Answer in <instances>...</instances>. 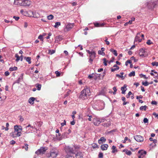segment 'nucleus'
<instances>
[{"label": "nucleus", "mask_w": 158, "mask_h": 158, "mask_svg": "<svg viewBox=\"0 0 158 158\" xmlns=\"http://www.w3.org/2000/svg\"><path fill=\"white\" fill-rule=\"evenodd\" d=\"M90 94V89L89 88L86 87L83 89L81 92V94L79 98L82 100L86 99L87 98L88 96H89Z\"/></svg>", "instance_id": "1"}, {"label": "nucleus", "mask_w": 158, "mask_h": 158, "mask_svg": "<svg viewBox=\"0 0 158 158\" xmlns=\"http://www.w3.org/2000/svg\"><path fill=\"white\" fill-rule=\"evenodd\" d=\"M48 149L47 148L41 147L35 152L37 155L44 153Z\"/></svg>", "instance_id": "2"}, {"label": "nucleus", "mask_w": 158, "mask_h": 158, "mask_svg": "<svg viewBox=\"0 0 158 158\" xmlns=\"http://www.w3.org/2000/svg\"><path fill=\"white\" fill-rule=\"evenodd\" d=\"M158 4V2H149L147 4V6L149 9H153Z\"/></svg>", "instance_id": "3"}, {"label": "nucleus", "mask_w": 158, "mask_h": 158, "mask_svg": "<svg viewBox=\"0 0 158 158\" xmlns=\"http://www.w3.org/2000/svg\"><path fill=\"white\" fill-rule=\"evenodd\" d=\"M58 154V151L55 148L52 149L51 151L50 156L53 158L56 157Z\"/></svg>", "instance_id": "4"}, {"label": "nucleus", "mask_w": 158, "mask_h": 158, "mask_svg": "<svg viewBox=\"0 0 158 158\" xmlns=\"http://www.w3.org/2000/svg\"><path fill=\"white\" fill-rule=\"evenodd\" d=\"M134 139L138 142H142L143 141V137L140 135H136L134 136Z\"/></svg>", "instance_id": "5"}, {"label": "nucleus", "mask_w": 158, "mask_h": 158, "mask_svg": "<svg viewBox=\"0 0 158 158\" xmlns=\"http://www.w3.org/2000/svg\"><path fill=\"white\" fill-rule=\"evenodd\" d=\"M14 131L17 132H19L20 134H21L22 128L21 126L15 125L14 127Z\"/></svg>", "instance_id": "6"}, {"label": "nucleus", "mask_w": 158, "mask_h": 158, "mask_svg": "<svg viewBox=\"0 0 158 158\" xmlns=\"http://www.w3.org/2000/svg\"><path fill=\"white\" fill-rule=\"evenodd\" d=\"M10 136L13 138H15L20 136L21 135V134H20L19 132H17L14 131L13 132H12L10 133Z\"/></svg>", "instance_id": "7"}, {"label": "nucleus", "mask_w": 158, "mask_h": 158, "mask_svg": "<svg viewBox=\"0 0 158 158\" xmlns=\"http://www.w3.org/2000/svg\"><path fill=\"white\" fill-rule=\"evenodd\" d=\"M31 4V1L28 0H23V6H29Z\"/></svg>", "instance_id": "8"}, {"label": "nucleus", "mask_w": 158, "mask_h": 158, "mask_svg": "<svg viewBox=\"0 0 158 158\" xmlns=\"http://www.w3.org/2000/svg\"><path fill=\"white\" fill-rule=\"evenodd\" d=\"M100 119L99 118H94L93 120L94 123V125L98 126L100 123Z\"/></svg>", "instance_id": "9"}, {"label": "nucleus", "mask_w": 158, "mask_h": 158, "mask_svg": "<svg viewBox=\"0 0 158 158\" xmlns=\"http://www.w3.org/2000/svg\"><path fill=\"white\" fill-rule=\"evenodd\" d=\"M23 73H22L20 77L18 78V79L15 82V83H19L21 80H23Z\"/></svg>", "instance_id": "10"}, {"label": "nucleus", "mask_w": 158, "mask_h": 158, "mask_svg": "<svg viewBox=\"0 0 158 158\" xmlns=\"http://www.w3.org/2000/svg\"><path fill=\"white\" fill-rule=\"evenodd\" d=\"M108 147V144H104L101 145V148L103 150H106Z\"/></svg>", "instance_id": "11"}, {"label": "nucleus", "mask_w": 158, "mask_h": 158, "mask_svg": "<svg viewBox=\"0 0 158 158\" xmlns=\"http://www.w3.org/2000/svg\"><path fill=\"white\" fill-rule=\"evenodd\" d=\"M65 150L67 154V155L66 156V158H68L69 157V146H66L65 148Z\"/></svg>", "instance_id": "12"}, {"label": "nucleus", "mask_w": 158, "mask_h": 158, "mask_svg": "<svg viewBox=\"0 0 158 158\" xmlns=\"http://www.w3.org/2000/svg\"><path fill=\"white\" fill-rule=\"evenodd\" d=\"M105 104L103 102H100L99 104V105L100 106V107H99L98 110H100L103 109L104 107Z\"/></svg>", "instance_id": "13"}, {"label": "nucleus", "mask_w": 158, "mask_h": 158, "mask_svg": "<svg viewBox=\"0 0 158 158\" xmlns=\"http://www.w3.org/2000/svg\"><path fill=\"white\" fill-rule=\"evenodd\" d=\"M138 153L140 154L141 156H143V157L144 156V155L147 154V152L146 151L143 150H139L138 152Z\"/></svg>", "instance_id": "14"}, {"label": "nucleus", "mask_w": 158, "mask_h": 158, "mask_svg": "<svg viewBox=\"0 0 158 158\" xmlns=\"http://www.w3.org/2000/svg\"><path fill=\"white\" fill-rule=\"evenodd\" d=\"M35 99V98L34 97H31L29 99L28 102L30 104H34V102Z\"/></svg>", "instance_id": "15"}, {"label": "nucleus", "mask_w": 158, "mask_h": 158, "mask_svg": "<svg viewBox=\"0 0 158 158\" xmlns=\"http://www.w3.org/2000/svg\"><path fill=\"white\" fill-rule=\"evenodd\" d=\"M96 53L94 51H93V53L89 55V58L94 59L95 57Z\"/></svg>", "instance_id": "16"}, {"label": "nucleus", "mask_w": 158, "mask_h": 158, "mask_svg": "<svg viewBox=\"0 0 158 158\" xmlns=\"http://www.w3.org/2000/svg\"><path fill=\"white\" fill-rule=\"evenodd\" d=\"M24 59L26 60V61L28 62L29 64H30L31 63V58L30 57H24Z\"/></svg>", "instance_id": "17"}, {"label": "nucleus", "mask_w": 158, "mask_h": 158, "mask_svg": "<svg viewBox=\"0 0 158 158\" xmlns=\"http://www.w3.org/2000/svg\"><path fill=\"white\" fill-rule=\"evenodd\" d=\"M110 51L112 52L115 56H117L118 54L117 53V51L116 50H114L113 49H111L110 50Z\"/></svg>", "instance_id": "18"}, {"label": "nucleus", "mask_w": 158, "mask_h": 158, "mask_svg": "<svg viewBox=\"0 0 158 158\" xmlns=\"http://www.w3.org/2000/svg\"><path fill=\"white\" fill-rule=\"evenodd\" d=\"M69 31V23H68L64 29V31L66 32Z\"/></svg>", "instance_id": "19"}, {"label": "nucleus", "mask_w": 158, "mask_h": 158, "mask_svg": "<svg viewBox=\"0 0 158 158\" xmlns=\"http://www.w3.org/2000/svg\"><path fill=\"white\" fill-rule=\"evenodd\" d=\"M76 157L77 158H81L83 157V156L81 153H77L76 154Z\"/></svg>", "instance_id": "20"}, {"label": "nucleus", "mask_w": 158, "mask_h": 158, "mask_svg": "<svg viewBox=\"0 0 158 158\" xmlns=\"http://www.w3.org/2000/svg\"><path fill=\"white\" fill-rule=\"evenodd\" d=\"M140 33H137V35L135 37V40H134V43L135 42L138 41V40L139 39V35H140Z\"/></svg>", "instance_id": "21"}, {"label": "nucleus", "mask_w": 158, "mask_h": 158, "mask_svg": "<svg viewBox=\"0 0 158 158\" xmlns=\"http://www.w3.org/2000/svg\"><path fill=\"white\" fill-rule=\"evenodd\" d=\"M116 147L115 146H113L112 147V153H114L115 152H117L118 151L117 149H115Z\"/></svg>", "instance_id": "22"}, {"label": "nucleus", "mask_w": 158, "mask_h": 158, "mask_svg": "<svg viewBox=\"0 0 158 158\" xmlns=\"http://www.w3.org/2000/svg\"><path fill=\"white\" fill-rule=\"evenodd\" d=\"M62 40V38L61 36H57L56 37V41H60Z\"/></svg>", "instance_id": "23"}, {"label": "nucleus", "mask_w": 158, "mask_h": 158, "mask_svg": "<svg viewBox=\"0 0 158 158\" xmlns=\"http://www.w3.org/2000/svg\"><path fill=\"white\" fill-rule=\"evenodd\" d=\"M106 140V139L104 137H101L100 139H99L98 142L100 144H101V143L100 141H103V142H105Z\"/></svg>", "instance_id": "24"}, {"label": "nucleus", "mask_w": 158, "mask_h": 158, "mask_svg": "<svg viewBox=\"0 0 158 158\" xmlns=\"http://www.w3.org/2000/svg\"><path fill=\"white\" fill-rule=\"evenodd\" d=\"M147 106L145 105V106H141L140 108H139V109H140V110H144L145 111L146 110V108H147Z\"/></svg>", "instance_id": "25"}, {"label": "nucleus", "mask_w": 158, "mask_h": 158, "mask_svg": "<svg viewBox=\"0 0 158 158\" xmlns=\"http://www.w3.org/2000/svg\"><path fill=\"white\" fill-rule=\"evenodd\" d=\"M144 53V51L143 49H141L140 50V53L139 54L140 56H143V53Z\"/></svg>", "instance_id": "26"}, {"label": "nucleus", "mask_w": 158, "mask_h": 158, "mask_svg": "<svg viewBox=\"0 0 158 158\" xmlns=\"http://www.w3.org/2000/svg\"><path fill=\"white\" fill-rule=\"evenodd\" d=\"M61 24V23L60 22H57L56 23L55 25L54 26V27L55 28H57L58 27L60 26Z\"/></svg>", "instance_id": "27"}, {"label": "nucleus", "mask_w": 158, "mask_h": 158, "mask_svg": "<svg viewBox=\"0 0 158 158\" xmlns=\"http://www.w3.org/2000/svg\"><path fill=\"white\" fill-rule=\"evenodd\" d=\"M17 67L14 66V67H11L10 68L9 70L10 71H13L14 70H16L17 69Z\"/></svg>", "instance_id": "28"}, {"label": "nucleus", "mask_w": 158, "mask_h": 158, "mask_svg": "<svg viewBox=\"0 0 158 158\" xmlns=\"http://www.w3.org/2000/svg\"><path fill=\"white\" fill-rule=\"evenodd\" d=\"M15 57L16 58V61L18 62L20 60V57L18 56L17 54H15Z\"/></svg>", "instance_id": "29"}, {"label": "nucleus", "mask_w": 158, "mask_h": 158, "mask_svg": "<svg viewBox=\"0 0 158 158\" xmlns=\"http://www.w3.org/2000/svg\"><path fill=\"white\" fill-rule=\"evenodd\" d=\"M54 16L52 15H50L47 16V19L49 20H52L53 19Z\"/></svg>", "instance_id": "30"}, {"label": "nucleus", "mask_w": 158, "mask_h": 158, "mask_svg": "<svg viewBox=\"0 0 158 158\" xmlns=\"http://www.w3.org/2000/svg\"><path fill=\"white\" fill-rule=\"evenodd\" d=\"M36 87L37 88V89L38 90H40L41 89V85L40 84H37L36 85Z\"/></svg>", "instance_id": "31"}, {"label": "nucleus", "mask_w": 158, "mask_h": 158, "mask_svg": "<svg viewBox=\"0 0 158 158\" xmlns=\"http://www.w3.org/2000/svg\"><path fill=\"white\" fill-rule=\"evenodd\" d=\"M129 76L131 77L132 76H135V72L134 71H132V72L130 73L128 75Z\"/></svg>", "instance_id": "32"}, {"label": "nucleus", "mask_w": 158, "mask_h": 158, "mask_svg": "<svg viewBox=\"0 0 158 158\" xmlns=\"http://www.w3.org/2000/svg\"><path fill=\"white\" fill-rule=\"evenodd\" d=\"M32 14L33 15V17L34 18H37L39 17V15L36 14L35 13H34L33 12H32Z\"/></svg>", "instance_id": "33"}, {"label": "nucleus", "mask_w": 158, "mask_h": 158, "mask_svg": "<svg viewBox=\"0 0 158 158\" xmlns=\"http://www.w3.org/2000/svg\"><path fill=\"white\" fill-rule=\"evenodd\" d=\"M152 64L153 66H158V62H153L152 63Z\"/></svg>", "instance_id": "34"}, {"label": "nucleus", "mask_w": 158, "mask_h": 158, "mask_svg": "<svg viewBox=\"0 0 158 158\" xmlns=\"http://www.w3.org/2000/svg\"><path fill=\"white\" fill-rule=\"evenodd\" d=\"M103 60L104 61L103 63H104V65L105 66H106L107 65V62H108V61L106 60V59L105 58H104L103 59Z\"/></svg>", "instance_id": "35"}, {"label": "nucleus", "mask_w": 158, "mask_h": 158, "mask_svg": "<svg viewBox=\"0 0 158 158\" xmlns=\"http://www.w3.org/2000/svg\"><path fill=\"white\" fill-rule=\"evenodd\" d=\"M98 158H102L103 157V154L101 152H100L99 153L98 155Z\"/></svg>", "instance_id": "36"}, {"label": "nucleus", "mask_w": 158, "mask_h": 158, "mask_svg": "<svg viewBox=\"0 0 158 158\" xmlns=\"http://www.w3.org/2000/svg\"><path fill=\"white\" fill-rule=\"evenodd\" d=\"M98 53L99 54H100L102 56H104L105 55V53L103 52H102L101 50L98 51Z\"/></svg>", "instance_id": "37"}, {"label": "nucleus", "mask_w": 158, "mask_h": 158, "mask_svg": "<svg viewBox=\"0 0 158 158\" xmlns=\"http://www.w3.org/2000/svg\"><path fill=\"white\" fill-rule=\"evenodd\" d=\"M23 0H18L19 5L22 6H23Z\"/></svg>", "instance_id": "38"}, {"label": "nucleus", "mask_w": 158, "mask_h": 158, "mask_svg": "<svg viewBox=\"0 0 158 158\" xmlns=\"http://www.w3.org/2000/svg\"><path fill=\"white\" fill-rule=\"evenodd\" d=\"M142 83L143 85L145 86H147L149 85V83L147 81H145V82H143Z\"/></svg>", "instance_id": "39"}, {"label": "nucleus", "mask_w": 158, "mask_h": 158, "mask_svg": "<svg viewBox=\"0 0 158 158\" xmlns=\"http://www.w3.org/2000/svg\"><path fill=\"white\" fill-rule=\"evenodd\" d=\"M55 52V51L54 50H52L51 51V50H49L48 51V53L49 54L52 55Z\"/></svg>", "instance_id": "40"}, {"label": "nucleus", "mask_w": 158, "mask_h": 158, "mask_svg": "<svg viewBox=\"0 0 158 158\" xmlns=\"http://www.w3.org/2000/svg\"><path fill=\"white\" fill-rule=\"evenodd\" d=\"M131 60H133L134 62H136L138 60L135 59L134 56H132L131 57Z\"/></svg>", "instance_id": "41"}, {"label": "nucleus", "mask_w": 158, "mask_h": 158, "mask_svg": "<svg viewBox=\"0 0 158 158\" xmlns=\"http://www.w3.org/2000/svg\"><path fill=\"white\" fill-rule=\"evenodd\" d=\"M55 74H56V76L57 77H59L60 75V73L58 71H56L55 72Z\"/></svg>", "instance_id": "42"}, {"label": "nucleus", "mask_w": 158, "mask_h": 158, "mask_svg": "<svg viewBox=\"0 0 158 158\" xmlns=\"http://www.w3.org/2000/svg\"><path fill=\"white\" fill-rule=\"evenodd\" d=\"M127 85H124L122 87H121V89L122 91L123 90H124L126 88Z\"/></svg>", "instance_id": "43"}, {"label": "nucleus", "mask_w": 158, "mask_h": 158, "mask_svg": "<svg viewBox=\"0 0 158 158\" xmlns=\"http://www.w3.org/2000/svg\"><path fill=\"white\" fill-rule=\"evenodd\" d=\"M28 145L27 144H25L24 146H23V148H24L27 151L28 149Z\"/></svg>", "instance_id": "44"}, {"label": "nucleus", "mask_w": 158, "mask_h": 158, "mask_svg": "<svg viewBox=\"0 0 158 158\" xmlns=\"http://www.w3.org/2000/svg\"><path fill=\"white\" fill-rule=\"evenodd\" d=\"M143 121L144 123H148V120L147 118H144L143 119Z\"/></svg>", "instance_id": "45"}, {"label": "nucleus", "mask_w": 158, "mask_h": 158, "mask_svg": "<svg viewBox=\"0 0 158 158\" xmlns=\"http://www.w3.org/2000/svg\"><path fill=\"white\" fill-rule=\"evenodd\" d=\"M126 153L128 155H131V152L130 151H127V152H126Z\"/></svg>", "instance_id": "46"}, {"label": "nucleus", "mask_w": 158, "mask_h": 158, "mask_svg": "<svg viewBox=\"0 0 158 158\" xmlns=\"http://www.w3.org/2000/svg\"><path fill=\"white\" fill-rule=\"evenodd\" d=\"M38 38L40 40H42V41H43V35H40L38 37Z\"/></svg>", "instance_id": "47"}, {"label": "nucleus", "mask_w": 158, "mask_h": 158, "mask_svg": "<svg viewBox=\"0 0 158 158\" xmlns=\"http://www.w3.org/2000/svg\"><path fill=\"white\" fill-rule=\"evenodd\" d=\"M132 93L131 91H129L127 95L126 96V97L127 98H129L130 97V96L132 94Z\"/></svg>", "instance_id": "48"}, {"label": "nucleus", "mask_w": 158, "mask_h": 158, "mask_svg": "<svg viewBox=\"0 0 158 158\" xmlns=\"http://www.w3.org/2000/svg\"><path fill=\"white\" fill-rule=\"evenodd\" d=\"M6 127H5V131H6L8 130L9 129L8 127L9 126V124L8 123H6Z\"/></svg>", "instance_id": "49"}, {"label": "nucleus", "mask_w": 158, "mask_h": 158, "mask_svg": "<svg viewBox=\"0 0 158 158\" xmlns=\"http://www.w3.org/2000/svg\"><path fill=\"white\" fill-rule=\"evenodd\" d=\"M147 44L148 45H150L152 44V43L151 42V40H148L147 42Z\"/></svg>", "instance_id": "50"}, {"label": "nucleus", "mask_w": 158, "mask_h": 158, "mask_svg": "<svg viewBox=\"0 0 158 158\" xmlns=\"http://www.w3.org/2000/svg\"><path fill=\"white\" fill-rule=\"evenodd\" d=\"M140 76L141 77H143L144 78L147 79V77H146L145 75H143L142 74H141L140 75Z\"/></svg>", "instance_id": "51"}, {"label": "nucleus", "mask_w": 158, "mask_h": 158, "mask_svg": "<svg viewBox=\"0 0 158 158\" xmlns=\"http://www.w3.org/2000/svg\"><path fill=\"white\" fill-rule=\"evenodd\" d=\"M151 104L152 105H156L157 104V102L155 101H152L151 102Z\"/></svg>", "instance_id": "52"}, {"label": "nucleus", "mask_w": 158, "mask_h": 158, "mask_svg": "<svg viewBox=\"0 0 158 158\" xmlns=\"http://www.w3.org/2000/svg\"><path fill=\"white\" fill-rule=\"evenodd\" d=\"M106 38V39L104 40L105 42H106V44L107 45H109L110 44V42L109 41H107V38Z\"/></svg>", "instance_id": "53"}, {"label": "nucleus", "mask_w": 158, "mask_h": 158, "mask_svg": "<svg viewBox=\"0 0 158 158\" xmlns=\"http://www.w3.org/2000/svg\"><path fill=\"white\" fill-rule=\"evenodd\" d=\"M129 140V141H130V140L129 139H128V137H125V138L124 140V141H123V143H125L126 142V141L127 140Z\"/></svg>", "instance_id": "54"}, {"label": "nucleus", "mask_w": 158, "mask_h": 158, "mask_svg": "<svg viewBox=\"0 0 158 158\" xmlns=\"http://www.w3.org/2000/svg\"><path fill=\"white\" fill-rule=\"evenodd\" d=\"M13 18L15 19L16 21H18L19 19V17L18 16H14Z\"/></svg>", "instance_id": "55"}, {"label": "nucleus", "mask_w": 158, "mask_h": 158, "mask_svg": "<svg viewBox=\"0 0 158 158\" xmlns=\"http://www.w3.org/2000/svg\"><path fill=\"white\" fill-rule=\"evenodd\" d=\"M18 0H15L14 3L15 5H19Z\"/></svg>", "instance_id": "56"}, {"label": "nucleus", "mask_w": 158, "mask_h": 158, "mask_svg": "<svg viewBox=\"0 0 158 158\" xmlns=\"http://www.w3.org/2000/svg\"><path fill=\"white\" fill-rule=\"evenodd\" d=\"M75 120H73L72 121H71L70 122V124L72 125H74L75 124Z\"/></svg>", "instance_id": "57"}, {"label": "nucleus", "mask_w": 158, "mask_h": 158, "mask_svg": "<svg viewBox=\"0 0 158 158\" xmlns=\"http://www.w3.org/2000/svg\"><path fill=\"white\" fill-rule=\"evenodd\" d=\"M94 25L95 27H98L100 26L99 23H96L94 24Z\"/></svg>", "instance_id": "58"}, {"label": "nucleus", "mask_w": 158, "mask_h": 158, "mask_svg": "<svg viewBox=\"0 0 158 158\" xmlns=\"http://www.w3.org/2000/svg\"><path fill=\"white\" fill-rule=\"evenodd\" d=\"M94 59H93L89 58V62L91 64H92V62L93 61Z\"/></svg>", "instance_id": "59"}, {"label": "nucleus", "mask_w": 158, "mask_h": 158, "mask_svg": "<svg viewBox=\"0 0 158 158\" xmlns=\"http://www.w3.org/2000/svg\"><path fill=\"white\" fill-rule=\"evenodd\" d=\"M153 115L155 116V117L157 118H158V114H157L155 113H153Z\"/></svg>", "instance_id": "60"}, {"label": "nucleus", "mask_w": 158, "mask_h": 158, "mask_svg": "<svg viewBox=\"0 0 158 158\" xmlns=\"http://www.w3.org/2000/svg\"><path fill=\"white\" fill-rule=\"evenodd\" d=\"M9 74V73L8 71H6L5 73V75L6 76H8Z\"/></svg>", "instance_id": "61"}, {"label": "nucleus", "mask_w": 158, "mask_h": 158, "mask_svg": "<svg viewBox=\"0 0 158 158\" xmlns=\"http://www.w3.org/2000/svg\"><path fill=\"white\" fill-rule=\"evenodd\" d=\"M15 143V142L13 140H12L10 142V144H11L12 145L14 144Z\"/></svg>", "instance_id": "62"}, {"label": "nucleus", "mask_w": 158, "mask_h": 158, "mask_svg": "<svg viewBox=\"0 0 158 158\" xmlns=\"http://www.w3.org/2000/svg\"><path fill=\"white\" fill-rule=\"evenodd\" d=\"M93 75H94V73H92L91 75H89L88 77V78L89 79L91 78H92L93 77Z\"/></svg>", "instance_id": "63"}, {"label": "nucleus", "mask_w": 158, "mask_h": 158, "mask_svg": "<svg viewBox=\"0 0 158 158\" xmlns=\"http://www.w3.org/2000/svg\"><path fill=\"white\" fill-rule=\"evenodd\" d=\"M66 121L65 120H64V123H61V126H64V125L66 124Z\"/></svg>", "instance_id": "64"}]
</instances>
